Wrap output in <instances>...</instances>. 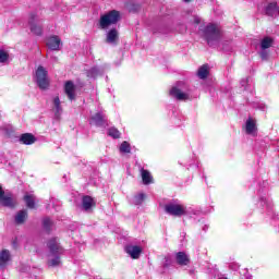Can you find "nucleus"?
Returning a JSON list of instances; mask_svg holds the SVG:
<instances>
[{"instance_id":"obj_24","label":"nucleus","mask_w":279,"mask_h":279,"mask_svg":"<svg viewBox=\"0 0 279 279\" xmlns=\"http://www.w3.org/2000/svg\"><path fill=\"white\" fill-rule=\"evenodd\" d=\"M197 75L201 80H206L208 77V65H202L198 69Z\"/></svg>"},{"instance_id":"obj_29","label":"nucleus","mask_w":279,"mask_h":279,"mask_svg":"<svg viewBox=\"0 0 279 279\" xmlns=\"http://www.w3.org/2000/svg\"><path fill=\"white\" fill-rule=\"evenodd\" d=\"M98 73H99V70H97L96 68H93L87 72V77H97Z\"/></svg>"},{"instance_id":"obj_13","label":"nucleus","mask_w":279,"mask_h":279,"mask_svg":"<svg viewBox=\"0 0 279 279\" xmlns=\"http://www.w3.org/2000/svg\"><path fill=\"white\" fill-rule=\"evenodd\" d=\"M106 41L109 45H117L119 43V31L117 28L108 31Z\"/></svg>"},{"instance_id":"obj_15","label":"nucleus","mask_w":279,"mask_h":279,"mask_svg":"<svg viewBox=\"0 0 279 279\" xmlns=\"http://www.w3.org/2000/svg\"><path fill=\"white\" fill-rule=\"evenodd\" d=\"M96 202L95 198L90 196H84L82 201V208L86 211L90 210L92 208H95Z\"/></svg>"},{"instance_id":"obj_20","label":"nucleus","mask_w":279,"mask_h":279,"mask_svg":"<svg viewBox=\"0 0 279 279\" xmlns=\"http://www.w3.org/2000/svg\"><path fill=\"white\" fill-rule=\"evenodd\" d=\"M10 62V52L4 49H0V63L8 64Z\"/></svg>"},{"instance_id":"obj_1","label":"nucleus","mask_w":279,"mask_h":279,"mask_svg":"<svg viewBox=\"0 0 279 279\" xmlns=\"http://www.w3.org/2000/svg\"><path fill=\"white\" fill-rule=\"evenodd\" d=\"M49 253L48 263L50 267H58L60 265V254H62V247L58 244L57 239H52L48 242Z\"/></svg>"},{"instance_id":"obj_3","label":"nucleus","mask_w":279,"mask_h":279,"mask_svg":"<svg viewBox=\"0 0 279 279\" xmlns=\"http://www.w3.org/2000/svg\"><path fill=\"white\" fill-rule=\"evenodd\" d=\"M35 82L41 90L49 88V76L45 66L39 65L35 71Z\"/></svg>"},{"instance_id":"obj_27","label":"nucleus","mask_w":279,"mask_h":279,"mask_svg":"<svg viewBox=\"0 0 279 279\" xmlns=\"http://www.w3.org/2000/svg\"><path fill=\"white\" fill-rule=\"evenodd\" d=\"M120 151L122 154H130L131 151V147H130V144L128 142H123L121 145H120Z\"/></svg>"},{"instance_id":"obj_31","label":"nucleus","mask_w":279,"mask_h":279,"mask_svg":"<svg viewBox=\"0 0 279 279\" xmlns=\"http://www.w3.org/2000/svg\"><path fill=\"white\" fill-rule=\"evenodd\" d=\"M145 199V194L141 193L137 196H135V204H141Z\"/></svg>"},{"instance_id":"obj_7","label":"nucleus","mask_w":279,"mask_h":279,"mask_svg":"<svg viewBox=\"0 0 279 279\" xmlns=\"http://www.w3.org/2000/svg\"><path fill=\"white\" fill-rule=\"evenodd\" d=\"M203 32V36L210 43V40H215V38H219V27L216 24H209L206 28H201Z\"/></svg>"},{"instance_id":"obj_16","label":"nucleus","mask_w":279,"mask_h":279,"mask_svg":"<svg viewBox=\"0 0 279 279\" xmlns=\"http://www.w3.org/2000/svg\"><path fill=\"white\" fill-rule=\"evenodd\" d=\"M175 258H177L178 265H189V263H191L189 255H186V253L184 252L177 253Z\"/></svg>"},{"instance_id":"obj_2","label":"nucleus","mask_w":279,"mask_h":279,"mask_svg":"<svg viewBox=\"0 0 279 279\" xmlns=\"http://www.w3.org/2000/svg\"><path fill=\"white\" fill-rule=\"evenodd\" d=\"M121 20V13L117 10L109 11L100 16L99 25L101 29H108L110 25H117Z\"/></svg>"},{"instance_id":"obj_5","label":"nucleus","mask_w":279,"mask_h":279,"mask_svg":"<svg viewBox=\"0 0 279 279\" xmlns=\"http://www.w3.org/2000/svg\"><path fill=\"white\" fill-rule=\"evenodd\" d=\"M28 25L32 34H35V36H40V34H43V25L40 24V17H38V15L31 14Z\"/></svg>"},{"instance_id":"obj_19","label":"nucleus","mask_w":279,"mask_h":279,"mask_svg":"<svg viewBox=\"0 0 279 279\" xmlns=\"http://www.w3.org/2000/svg\"><path fill=\"white\" fill-rule=\"evenodd\" d=\"M24 202L28 208H36V196L34 194H25Z\"/></svg>"},{"instance_id":"obj_17","label":"nucleus","mask_w":279,"mask_h":279,"mask_svg":"<svg viewBox=\"0 0 279 279\" xmlns=\"http://www.w3.org/2000/svg\"><path fill=\"white\" fill-rule=\"evenodd\" d=\"M141 175H142L143 184H151L154 182V177H151V173H149V171L142 169Z\"/></svg>"},{"instance_id":"obj_34","label":"nucleus","mask_w":279,"mask_h":279,"mask_svg":"<svg viewBox=\"0 0 279 279\" xmlns=\"http://www.w3.org/2000/svg\"><path fill=\"white\" fill-rule=\"evenodd\" d=\"M183 1H185L186 3H189V1H191V0H183Z\"/></svg>"},{"instance_id":"obj_21","label":"nucleus","mask_w":279,"mask_h":279,"mask_svg":"<svg viewBox=\"0 0 279 279\" xmlns=\"http://www.w3.org/2000/svg\"><path fill=\"white\" fill-rule=\"evenodd\" d=\"M274 45V39L271 37H264L260 41L262 49H269Z\"/></svg>"},{"instance_id":"obj_6","label":"nucleus","mask_w":279,"mask_h":279,"mask_svg":"<svg viewBox=\"0 0 279 279\" xmlns=\"http://www.w3.org/2000/svg\"><path fill=\"white\" fill-rule=\"evenodd\" d=\"M165 210L168 215H172L173 217H182V215H186V207L181 204H168L166 205Z\"/></svg>"},{"instance_id":"obj_8","label":"nucleus","mask_w":279,"mask_h":279,"mask_svg":"<svg viewBox=\"0 0 279 279\" xmlns=\"http://www.w3.org/2000/svg\"><path fill=\"white\" fill-rule=\"evenodd\" d=\"M47 47L51 49V51H60L62 47V39L58 36H51L47 40Z\"/></svg>"},{"instance_id":"obj_28","label":"nucleus","mask_w":279,"mask_h":279,"mask_svg":"<svg viewBox=\"0 0 279 279\" xmlns=\"http://www.w3.org/2000/svg\"><path fill=\"white\" fill-rule=\"evenodd\" d=\"M108 134L109 136H112V138H119V136H121V133L119 132V130L114 128L109 129Z\"/></svg>"},{"instance_id":"obj_11","label":"nucleus","mask_w":279,"mask_h":279,"mask_svg":"<svg viewBox=\"0 0 279 279\" xmlns=\"http://www.w3.org/2000/svg\"><path fill=\"white\" fill-rule=\"evenodd\" d=\"M125 252L126 254H129V256H131V258H140L142 252H143V247L137 246V245H128L125 247Z\"/></svg>"},{"instance_id":"obj_33","label":"nucleus","mask_w":279,"mask_h":279,"mask_svg":"<svg viewBox=\"0 0 279 279\" xmlns=\"http://www.w3.org/2000/svg\"><path fill=\"white\" fill-rule=\"evenodd\" d=\"M260 58H262V60H267V54L265 52H262Z\"/></svg>"},{"instance_id":"obj_30","label":"nucleus","mask_w":279,"mask_h":279,"mask_svg":"<svg viewBox=\"0 0 279 279\" xmlns=\"http://www.w3.org/2000/svg\"><path fill=\"white\" fill-rule=\"evenodd\" d=\"M43 223H44V228L46 229V230H49V228H51V219H49V218H45L44 219V221H43Z\"/></svg>"},{"instance_id":"obj_26","label":"nucleus","mask_w":279,"mask_h":279,"mask_svg":"<svg viewBox=\"0 0 279 279\" xmlns=\"http://www.w3.org/2000/svg\"><path fill=\"white\" fill-rule=\"evenodd\" d=\"M53 106H54V110H56L57 114H60L62 112V107L60 106L59 97L53 98Z\"/></svg>"},{"instance_id":"obj_18","label":"nucleus","mask_w":279,"mask_h":279,"mask_svg":"<svg viewBox=\"0 0 279 279\" xmlns=\"http://www.w3.org/2000/svg\"><path fill=\"white\" fill-rule=\"evenodd\" d=\"M21 142L24 145H34V143H36V137L29 133H25L21 136Z\"/></svg>"},{"instance_id":"obj_14","label":"nucleus","mask_w":279,"mask_h":279,"mask_svg":"<svg viewBox=\"0 0 279 279\" xmlns=\"http://www.w3.org/2000/svg\"><path fill=\"white\" fill-rule=\"evenodd\" d=\"M10 260H12V255L10 254V251L2 250L0 252V267H7V265L10 264Z\"/></svg>"},{"instance_id":"obj_32","label":"nucleus","mask_w":279,"mask_h":279,"mask_svg":"<svg viewBox=\"0 0 279 279\" xmlns=\"http://www.w3.org/2000/svg\"><path fill=\"white\" fill-rule=\"evenodd\" d=\"M193 21H194L195 25H199V23H202V17L194 16Z\"/></svg>"},{"instance_id":"obj_9","label":"nucleus","mask_w":279,"mask_h":279,"mask_svg":"<svg viewBox=\"0 0 279 279\" xmlns=\"http://www.w3.org/2000/svg\"><path fill=\"white\" fill-rule=\"evenodd\" d=\"M75 90H77V87L73 83V81H68L64 84V93L68 95V98L73 101L75 99Z\"/></svg>"},{"instance_id":"obj_23","label":"nucleus","mask_w":279,"mask_h":279,"mask_svg":"<svg viewBox=\"0 0 279 279\" xmlns=\"http://www.w3.org/2000/svg\"><path fill=\"white\" fill-rule=\"evenodd\" d=\"M278 8V4L276 2H271L269 4L266 5V14H268V16H274V14H276V9Z\"/></svg>"},{"instance_id":"obj_12","label":"nucleus","mask_w":279,"mask_h":279,"mask_svg":"<svg viewBox=\"0 0 279 279\" xmlns=\"http://www.w3.org/2000/svg\"><path fill=\"white\" fill-rule=\"evenodd\" d=\"M245 132L251 136H256L258 129L256 128V121L253 118H248L245 123Z\"/></svg>"},{"instance_id":"obj_22","label":"nucleus","mask_w":279,"mask_h":279,"mask_svg":"<svg viewBox=\"0 0 279 279\" xmlns=\"http://www.w3.org/2000/svg\"><path fill=\"white\" fill-rule=\"evenodd\" d=\"M92 123L94 125H102L104 124V114L101 113H96L92 117Z\"/></svg>"},{"instance_id":"obj_10","label":"nucleus","mask_w":279,"mask_h":279,"mask_svg":"<svg viewBox=\"0 0 279 279\" xmlns=\"http://www.w3.org/2000/svg\"><path fill=\"white\" fill-rule=\"evenodd\" d=\"M0 204L2 206H14V199H12V194H5L1 185H0Z\"/></svg>"},{"instance_id":"obj_25","label":"nucleus","mask_w":279,"mask_h":279,"mask_svg":"<svg viewBox=\"0 0 279 279\" xmlns=\"http://www.w3.org/2000/svg\"><path fill=\"white\" fill-rule=\"evenodd\" d=\"M25 219H27V211L26 210H21L20 213H17V215L15 216V221L16 223H24Z\"/></svg>"},{"instance_id":"obj_4","label":"nucleus","mask_w":279,"mask_h":279,"mask_svg":"<svg viewBox=\"0 0 279 279\" xmlns=\"http://www.w3.org/2000/svg\"><path fill=\"white\" fill-rule=\"evenodd\" d=\"M186 84L180 82L170 89V95L179 101H186V99H189V93H186Z\"/></svg>"}]
</instances>
